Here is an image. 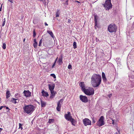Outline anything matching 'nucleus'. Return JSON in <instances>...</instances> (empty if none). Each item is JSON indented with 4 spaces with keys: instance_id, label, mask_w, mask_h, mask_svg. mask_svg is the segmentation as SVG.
Instances as JSON below:
<instances>
[{
    "instance_id": "1",
    "label": "nucleus",
    "mask_w": 134,
    "mask_h": 134,
    "mask_svg": "<svg viewBox=\"0 0 134 134\" xmlns=\"http://www.w3.org/2000/svg\"><path fill=\"white\" fill-rule=\"evenodd\" d=\"M101 80V77L100 75L94 74L91 77V83L94 87H97L100 84Z\"/></svg>"
},
{
    "instance_id": "2",
    "label": "nucleus",
    "mask_w": 134,
    "mask_h": 134,
    "mask_svg": "<svg viewBox=\"0 0 134 134\" xmlns=\"http://www.w3.org/2000/svg\"><path fill=\"white\" fill-rule=\"evenodd\" d=\"M35 107L32 105L30 104L25 105L23 108L24 111L27 114H31L35 110Z\"/></svg>"
},
{
    "instance_id": "3",
    "label": "nucleus",
    "mask_w": 134,
    "mask_h": 134,
    "mask_svg": "<svg viewBox=\"0 0 134 134\" xmlns=\"http://www.w3.org/2000/svg\"><path fill=\"white\" fill-rule=\"evenodd\" d=\"M117 27L114 24H111L108 27V30L110 32H116V31Z\"/></svg>"
},
{
    "instance_id": "4",
    "label": "nucleus",
    "mask_w": 134,
    "mask_h": 134,
    "mask_svg": "<svg viewBox=\"0 0 134 134\" xmlns=\"http://www.w3.org/2000/svg\"><path fill=\"white\" fill-rule=\"evenodd\" d=\"M103 5L106 10H109L112 8L111 0H106L105 4H103Z\"/></svg>"
},
{
    "instance_id": "5",
    "label": "nucleus",
    "mask_w": 134,
    "mask_h": 134,
    "mask_svg": "<svg viewBox=\"0 0 134 134\" xmlns=\"http://www.w3.org/2000/svg\"><path fill=\"white\" fill-rule=\"evenodd\" d=\"M86 95L90 96L94 94V90L92 88H90L87 89H85L83 91Z\"/></svg>"
},
{
    "instance_id": "6",
    "label": "nucleus",
    "mask_w": 134,
    "mask_h": 134,
    "mask_svg": "<svg viewBox=\"0 0 134 134\" xmlns=\"http://www.w3.org/2000/svg\"><path fill=\"white\" fill-rule=\"evenodd\" d=\"M65 117L66 119L69 121H70L71 122L72 124H73L74 120L72 118L70 112H68V114H65Z\"/></svg>"
},
{
    "instance_id": "7",
    "label": "nucleus",
    "mask_w": 134,
    "mask_h": 134,
    "mask_svg": "<svg viewBox=\"0 0 134 134\" xmlns=\"http://www.w3.org/2000/svg\"><path fill=\"white\" fill-rule=\"evenodd\" d=\"M104 118L103 116H100L98 121L97 122V125L100 127L104 125Z\"/></svg>"
},
{
    "instance_id": "8",
    "label": "nucleus",
    "mask_w": 134,
    "mask_h": 134,
    "mask_svg": "<svg viewBox=\"0 0 134 134\" xmlns=\"http://www.w3.org/2000/svg\"><path fill=\"white\" fill-rule=\"evenodd\" d=\"M82 121L84 126H85L91 125V121L88 118H85L83 119Z\"/></svg>"
},
{
    "instance_id": "9",
    "label": "nucleus",
    "mask_w": 134,
    "mask_h": 134,
    "mask_svg": "<svg viewBox=\"0 0 134 134\" xmlns=\"http://www.w3.org/2000/svg\"><path fill=\"white\" fill-rule=\"evenodd\" d=\"M63 100L62 99H60L58 102L57 109L58 111H59L60 110L61 107V104L63 102Z\"/></svg>"
},
{
    "instance_id": "10",
    "label": "nucleus",
    "mask_w": 134,
    "mask_h": 134,
    "mask_svg": "<svg viewBox=\"0 0 134 134\" xmlns=\"http://www.w3.org/2000/svg\"><path fill=\"white\" fill-rule=\"evenodd\" d=\"M80 100L83 102L86 103L88 101L87 98L86 96L81 95L80 96Z\"/></svg>"
},
{
    "instance_id": "11",
    "label": "nucleus",
    "mask_w": 134,
    "mask_h": 134,
    "mask_svg": "<svg viewBox=\"0 0 134 134\" xmlns=\"http://www.w3.org/2000/svg\"><path fill=\"white\" fill-rule=\"evenodd\" d=\"M55 85L54 83H52L51 85H48V88L50 91H54V88Z\"/></svg>"
},
{
    "instance_id": "12",
    "label": "nucleus",
    "mask_w": 134,
    "mask_h": 134,
    "mask_svg": "<svg viewBox=\"0 0 134 134\" xmlns=\"http://www.w3.org/2000/svg\"><path fill=\"white\" fill-rule=\"evenodd\" d=\"M24 96L26 97H29L30 96L31 93L29 91L25 90L23 92Z\"/></svg>"
},
{
    "instance_id": "13",
    "label": "nucleus",
    "mask_w": 134,
    "mask_h": 134,
    "mask_svg": "<svg viewBox=\"0 0 134 134\" xmlns=\"http://www.w3.org/2000/svg\"><path fill=\"white\" fill-rule=\"evenodd\" d=\"M80 87L81 88V89L83 91L86 89L85 84L83 82H81L80 84Z\"/></svg>"
},
{
    "instance_id": "14",
    "label": "nucleus",
    "mask_w": 134,
    "mask_h": 134,
    "mask_svg": "<svg viewBox=\"0 0 134 134\" xmlns=\"http://www.w3.org/2000/svg\"><path fill=\"white\" fill-rule=\"evenodd\" d=\"M51 94L50 97V98L51 99L53 98L54 97L56 92H55L54 91H51Z\"/></svg>"
},
{
    "instance_id": "15",
    "label": "nucleus",
    "mask_w": 134,
    "mask_h": 134,
    "mask_svg": "<svg viewBox=\"0 0 134 134\" xmlns=\"http://www.w3.org/2000/svg\"><path fill=\"white\" fill-rule=\"evenodd\" d=\"M102 76L103 81L104 82H106L107 81V79H106L105 75L103 72L102 73Z\"/></svg>"
},
{
    "instance_id": "16",
    "label": "nucleus",
    "mask_w": 134,
    "mask_h": 134,
    "mask_svg": "<svg viewBox=\"0 0 134 134\" xmlns=\"http://www.w3.org/2000/svg\"><path fill=\"white\" fill-rule=\"evenodd\" d=\"M42 95L44 97H47L49 95L48 93L45 91L44 90L42 91Z\"/></svg>"
},
{
    "instance_id": "17",
    "label": "nucleus",
    "mask_w": 134,
    "mask_h": 134,
    "mask_svg": "<svg viewBox=\"0 0 134 134\" xmlns=\"http://www.w3.org/2000/svg\"><path fill=\"white\" fill-rule=\"evenodd\" d=\"M11 94L9 90H7L6 91V98L7 99L10 96Z\"/></svg>"
},
{
    "instance_id": "18",
    "label": "nucleus",
    "mask_w": 134,
    "mask_h": 134,
    "mask_svg": "<svg viewBox=\"0 0 134 134\" xmlns=\"http://www.w3.org/2000/svg\"><path fill=\"white\" fill-rule=\"evenodd\" d=\"M41 106L42 107H44L46 106V102L42 100L41 99Z\"/></svg>"
},
{
    "instance_id": "19",
    "label": "nucleus",
    "mask_w": 134,
    "mask_h": 134,
    "mask_svg": "<svg viewBox=\"0 0 134 134\" xmlns=\"http://www.w3.org/2000/svg\"><path fill=\"white\" fill-rule=\"evenodd\" d=\"M33 46L35 48H36L37 45V43L36 41V40L34 39V41Z\"/></svg>"
},
{
    "instance_id": "20",
    "label": "nucleus",
    "mask_w": 134,
    "mask_h": 134,
    "mask_svg": "<svg viewBox=\"0 0 134 134\" xmlns=\"http://www.w3.org/2000/svg\"><path fill=\"white\" fill-rule=\"evenodd\" d=\"M47 32L52 37L54 38V36L52 32L51 31H48Z\"/></svg>"
},
{
    "instance_id": "21",
    "label": "nucleus",
    "mask_w": 134,
    "mask_h": 134,
    "mask_svg": "<svg viewBox=\"0 0 134 134\" xmlns=\"http://www.w3.org/2000/svg\"><path fill=\"white\" fill-rule=\"evenodd\" d=\"M98 18V16L97 15H95L94 16V21L95 23V26H97V18Z\"/></svg>"
},
{
    "instance_id": "22",
    "label": "nucleus",
    "mask_w": 134,
    "mask_h": 134,
    "mask_svg": "<svg viewBox=\"0 0 134 134\" xmlns=\"http://www.w3.org/2000/svg\"><path fill=\"white\" fill-rule=\"evenodd\" d=\"M58 62L59 65H61L63 63L62 58H59Z\"/></svg>"
},
{
    "instance_id": "23",
    "label": "nucleus",
    "mask_w": 134,
    "mask_h": 134,
    "mask_svg": "<svg viewBox=\"0 0 134 134\" xmlns=\"http://www.w3.org/2000/svg\"><path fill=\"white\" fill-rule=\"evenodd\" d=\"M73 46L74 49H75L77 48L76 43L75 42H74Z\"/></svg>"
},
{
    "instance_id": "24",
    "label": "nucleus",
    "mask_w": 134,
    "mask_h": 134,
    "mask_svg": "<svg viewBox=\"0 0 134 134\" xmlns=\"http://www.w3.org/2000/svg\"><path fill=\"white\" fill-rule=\"evenodd\" d=\"M2 48L3 49H5L6 48V44L5 43H3L2 46Z\"/></svg>"
},
{
    "instance_id": "25",
    "label": "nucleus",
    "mask_w": 134,
    "mask_h": 134,
    "mask_svg": "<svg viewBox=\"0 0 134 134\" xmlns=\"http://www.w3.org/2000/svg\"><path fill=\"white\" fill-rule=\"evenodd\" d=\"M11 101L12 102L14 103V104H15V98H12L11 99Z\"/></svg>"
},
{
    "instance_id": "26",
    "label": "nucleus",
    "mask_w": 134,
    "mask_h": 134,
    "mask_svg": "<svg viewBox=\"0 0 134 134\" xmlns=\"http://www.w3.org/2000/svg\"><path fill=\"white\" fill-rule=\"evenodd\" d=\"M22 124H21V123H19V129H20L21 130H22L23 128V127H22Z\"/></svg>"
},
{
    "instance_id": "27",
    "label": "nucleus",
    "mask_w": 134,
    "mask_h": 134,
    "mask_svg": "<svg viewBox=\"0 0 134 134\" xmlns=\"http://www.w3.org/2000/svg\"><path fill=\"white\" fill-rule=\"evenodd\" d=\"M5 18H4L3 19V22L2 24V26H3L5 24Z\"/></svg>"
},
{
    "instance_id": "28",
    "label": "nucleus",
    "mask_w": 134,
    "mask_h": 134,
    "mask_svg": "<svg viewBox=\"0 0 134 134\" xmlns=\"http://www.w3.org/2000/svg\"><path fill=\"white\" fill-rule=\"evenodd\" d=\"M42 42V39H41L40 41L39 44H38V46H41V44Z\"/></svg>"
},
{
    "instance_id": "29",
    "label": "nucleus",
    "mask_w": 134,
    "mask_h": 134,
    "mask_svg": "<svg viewBox=\"0 0 134 134\" xmlns=\"http://www.w3.org/2000/svg\"><path fill=\"white\" fill-rule=\"evenodd\" d=\"M51 76H52V77H53L54 79H55L56 78V76L54 74H51Z\"/></svg>"
},
{
    "instance_id": "30",
    "label": "nucleus",
    "mask_w": 134,
    "mask_h": 134,
    "mask_svg": "<svg viewBox=\"0 0 134 134\" xmlns=\"http://www.w3.org/2000/svg\"><path fill=\"white\" fill-rule=\"evenodd\" d=\"M59 11L58 10L56 13V17H58L59 16Z\"/></svg>"
},
{
    "instance_id": "31",
    "label": "nucleus",
    "mask_w": 134,
    "mask_h": 134,
    "mask_svg": "<svg viewBox=\"0 0 134 134\" xmlns=\"http://www.w3.org/2000/svg\"><path fill=\"white\" fill-rule=\"evenodd\" d=\"M57 58H57V59L55 60L54 63L53 64V65H52V68H53L54 67V66H55V64L56 62V61L57 60Z\"/></svg>"
},
{
    "instance_id": "32",
    "label": "nucleus",
    "mask_w": 134,
    "mask_h": 134,
    "mask_svg": "<svg viewBox=\"0 0 134 134\" xmlns=\"http://www.w3.org/2000/svg\"><path fill=\"white\" fill-rule=\"evenodd\" d=\"M36 35V33L35 32V30H34L33 32V37H35Z\"/></svg>"
},
{
    "instance_id": "33",
    "label": "nucleus",
    "mask_w": 134,
    "mask_h": 134,
    "mask_svg": "<svg viewBox=\"0 0 134 134\" xmlns=\"http://www.w3.org/2000/svg\"><path fill=\"white\" fill-rule=\"evenodd\" d=\"M53 121V119H49V120L48 122L49 123H51V122H52Z\"/></svg>"
},
{
    "instance_id": "34",
    "label": "nucleus",
    "mask_w": 134,
    "mask_h": 134,
    "mask_svg": "<svg viewBox=\"0 0 134 134\" xmlns=\"http://www.w3.org/2000/svg\"><path fill=\"white\" fill-rule=\"evenodd\" d=\"M15 104L16 103H18L19 101V100L17 99H15Z\"/></svg>"
},
{
    "instance_id": "35",
    "label": "nucleus",
    "mask_w": 134,
    "mask_h": 134,
    "mask_svg": "<svg viewBox=\"0 0 134 134\" xmlns=\"http://www.w3.org/2000/svg\"><path fill=\"white\" fill-rule=\"evenodd\" d=\"M68 68L70 69L71 68V65H69L68 66Z\"/></svg>"
},
{
    "instance_id": "36",
    "label": "nucleus",
    "mask_w": 134,
    "mask_h": 134,
    "mask_svg": "<svg viewBox=\"0 0 134 134\" xmlns=\"http://www.w3.org/2000/svg\"><path fill=\"white\" fill-rule=\"evenodd\" d=\"M92 122L93 123L95 122L96 121L94 120V118H92Z\"/></svg>"
},
{
    "instance_id": "37",
    "label": "nucleus",
    "mask_w": 134,
    "mask_h": 134,
    "mask_svg": "<svg viewBox=\"0 0 134 134\" xmlns=\"http://www.w3.org/2000/svg\"><path fill=\"white\" fill-rule=\"evenodd\" d=\"M65 4H66L68 5V1L67 0L65 1Z\"/></svg>"
},
{
    "instance_id": "38",
    "label": "nucleus",
    "mask_w": 134,
    "mask_h": 134,
    "mask_svg": "<svg viewBox=\"0 0 134 134\" xmlns=\"http://www.w3.org/2000/svg\"><path fill=\"white\" fill-rule=\"evenodd\" d=\"M74 3H75L76 2H77V3H80V2H79V1H76V0H75V1H74Z\"/></svg>"
},
{
    "instance_id": "39",
    "label": "nucleus",
    "mask_w": 134,
    "mask_h": 134,
    "mask_svg": "<svg viewBox=\"0 0 134 134\" xmlns=\"http://www.w3.org/2000/svg\"><path fill=\"white\" fill-rule=\"evenodd\" d=\"M18 95V94L17 93H16V94H15V97L16 98H18V97H17V95Z\"/></svg>"
},
{
    "instance_id": "40",
    "label": "nucleus",
    "mask_w": 134,
    "mask_h": 134,
    "mask_svg": "<svg viewBox=\"0 0 134 134\" xmlns=\"http://www.w3.org/2000/svg\"><path fill=\"white\" fill-rule=\"evenodd\" d=\"M8 1H9L12 3H13V1H12V0H8Z\"/></svg>"
},
{
    "instance_id": "41",
    "label": "nucleus",
    "mask_w": 134,
    "mask_h": 134,
    "mask_svg": "<svg viewBox=\"0 0 134 134\" xmlns=\"http://www.w3.org/2000/svg\"><path fill=\"white\" fill-rule=\"evenodd\" d=\"M71 22V20L70 19H69L68 20V22L69 23H70Z\"/></svg>"
},
{
    "instance_id": "42",
    "label": "nucleus",
    "mask_w": 134,
    "mask_h": 134,
    "mask_svg": "<svg viewBox=\"0 0 134 134\" xmlns=\"http://www.w3.org/2000/svg\"><path fill=\"white\" fill-rule=\"evenodd\" d=\"M3 106H1L0 107V110L2 109V108L3 107Z\"/></svg>"
},
{
    "instance_id": "43",
    "label": "nucleus",
    "mask_w": 134,
    "mask_h": 134,
    "mask_svg": "<svg viewBox=\"0 0 134 134\" xmlns=\"http://www.w3.org/2000/svg\"><path fill=\"white\" fill-rule=\"evenodd\" d=\"M112 120L113 121L112 124H114V120Z\"/></svg>"
},
{
    "instance_id": "44",
    "label": "nucleus",
    "mask_w": 134,
    "mask_h": 134,
    "mask_svg": "<svg viewBox=\"0 0 134 134\" xmlns=\"http://www.w3.org/2000/svg\"><path fill=\"white\" fill-rule=\"evenodd\" d=\"M44 24L46 26H48V24L46 22Z\"/></svg>"
},
{
    "instance_id": "45",
    "label": "nucleus",
    "mask_w": 134,
    "mask_h": 134,
    "mask_svg": "<svg viewBox=\"0 0 134 134\" xmlns=\"http://www.w3.org/2000/svg\"><path fill=\"white\" fill-rule=\"evenodd\" d=\"M111 96V94H109L108 96V97H109V98H110V97Z\"/></svg>"
},
{
    "instance_id": "46",
    "label": "nucleus",
    "mask_w": 134,
    "mask_h": 134,
    "mask_svg": "<svg viewBox=\"0 0 134 134\" xmlns=\"http://www.w3.org/2000/svg\"><path fill=\"white\" fill-rule=\"evenodd\" d=\"M4 107H5V106ZM6 107V109H9V108L8 107Z\"/></svg>"
},
{
    "instance_id": "47",
    "label": "nucleus",
    "mask_w": 134,
    "mask_h": 134,
    "mask_svg": "<svg viewBox=\"0 0 134 134\" xmlns=\"http://www.w3.org/2000/svg\"><path fill=\"white\" fill-rule=\"evenodd\" d=\"M2 4L1 7V8H0V11H1V10H2Z\"/></svg>"
},
{
    "instance_id": "48",
    "label": "nucleus",
    "mask_w": 134,
    "mask_h": 134,
    "mask_svg": "<svg viewBox=\"0 0 134 134\" xmlns=\"http://www.w3.org/2000/svg\"><path fill=\"white\" fill-rule=\"evenodd\" d=\"M0 130H1V131L3 130V129L2 128H0Z\"/></svg>"
},
{
    "instance_id": "49",
    "label": "nucleus",
    "mask_w": 134,
    "mask_h": 134,
    "mask_svg": "<svg viewBox=\"0 0 134 134\" xmlns=\"http://www.w3.org/2000/svg\"><path fill=\"white\" fill-rule=\"evenodd\" d=\"M114 134H118V133L117 132H116Z\"/></svg>"
},
{
    "instance_id": "50",
    "label": "nucleus",
    "mask_w": 134,
    "mask_h": 134,
    "mask_svg": "<svg viewBox=\"0 0 134 134\" xmlns=\"http://www.w3.org/2000/svg\"><path fill=\"white\" fill-rule=\"evenodd\" d=\"M25 39H24V40H23V42H24L25 41Z\"/></svg>"
},
{
    "instance_id": "51",
    "label": "nucleus",
    "mask_w": 134,
    "mask_h": 134,
    "mask_svg": "<svg viewBox=\"0 0 134 134\" xmlns=\"http://www.w3.org/2000/svg\"><path fill=\"white\" fill-rule=\"evenodd\" d=\"M95 29H96V27H95Z\"/></svg>"
}]
</instances>
